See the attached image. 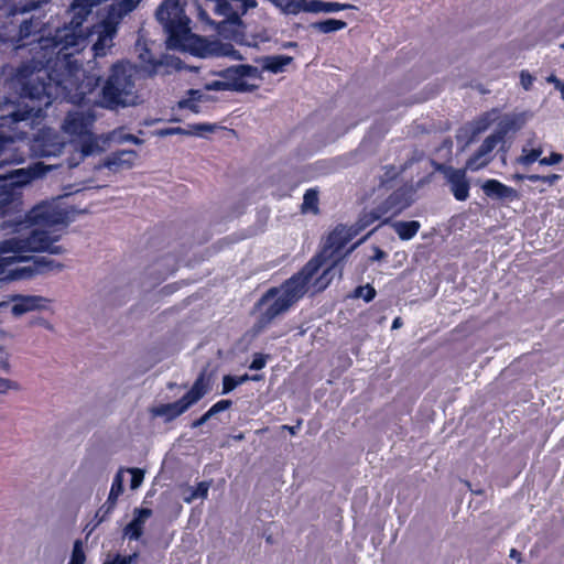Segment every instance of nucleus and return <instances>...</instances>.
<instances>
[{
    "instance_id": "25",
    "label": "nucleus",
    "mask_w": 564,
    "mask_h": 564,
    "mask_svg": "<svg viewBox=\"0 0 564 564\" xmlns=\"http://www.w3.org/2000/svg\"><path fill=\"white\" fill-rule=\"evenodd\" d=\"M292 62L293 57L288 55H270L261 58L262 69L272 74L284 72Z\"/></svg>"
},
{
    "instance_id": "41",
    "label": "nucleus",
    "mask_w": 564,
    "mask_h": 564,
    "mask_svg": "<svg viewBox=\"0 0 564 564\" xmlns=\"http://www.w3.org/2000/svg\"><path fill=\"white\" fill-rule=\"evenodd\" d=\"M215 52L220 56H229L234 59H241V55L234 48L231 44H219Z\"/></svg>"
},
{
    "instance_id": "56",
    "label": "nucleus",
    "mask_w": 564,
    "mask_h": 564,
    "mask_svg": "<svg viewBox=\"0 0 564 564\" xmlns=\"http://www.w3.org/2000/svg\"><path fill=\"white\" fill-rule=\"evenodd\" d=\"M12 387V382L8 379L0 378V393L8 391Z\"/></svg>"
},
{
    "instance_id": "51",
    "label": "nucleus",
    "mask_w": 564,
    "mask_h": 564,
    "mask_svg": "<svg viewBox=\"0 0 564 564\" xmlns=\"http://www.w3.org/2000/svg\"><path fill=\"white\" fill-rule=\"evenodd\" d=\"M208 87L214 90H230L228 80L224 78L212 82Z\"/></svg>"
},
{
    "instance_id": "11",
    "label": "nucleus",
    "mask_w": 564,
    "mask_h": 564,
    "mask_svg": "<svg viewBox=\"0 0 564 564\" xmlns=\"http://www.w3.org/2000/svg\"><path fill=\"white\" fill-rule=\"evenodd\" d=\"M467 169H455L443 165L440 171L449 186L451 193L458 202H465L469 197L470 182L466 173Z\"/></svg>"
},
{
    "instance_id": "63",
    "label": "nucleus",
    "mask_w": 564,
    "mask_h": 564,
    "mask_svg": "<svg viewBox=\"0 0 564 564\" xmlns=\"http://www.w3.org/2000/svg\"><path fill=\"white\" fill-rule=\"evenodd\" d=\"M31 24H32V18L30 19V21H29V22H24V23L22 24V26H21V32H23V30L25 29L26 34H30V33H31V30H30Z\"/></svg>"
},
{
    "instance_id": "39",
    "label": "nucleus",
    "mask_w": 564,
    "mask_h": 564,
    "mask_svg": "<svg viewBox=\"0 0 564 564\" xmlns=\"http://www.w3.org/2000/svg\"><path fill=\"white\" fill-rule=\"evenodd\" d=\"M376 296V290L370 284L358 286L355 290V297H361L365 302H371Z\"/></svg>"
},
{
    "instance_id": "14",
    "label": "nucleus",
    "mask_w": 564,
    "mask_h": 564,
    "mask_svg": "<svg viewBox=\"0 0 564 564\" xmlns=\"http://www.w3.org/2000/svg\"><path fill=\"white\" fill-rule=\"evenodd\" d=\"M502 142L501 137L495 133L488 135L478 150L467 160L466 169L470 171H478L489 163L486 156L494 151L498 143Z\"/></svg>"
},
{
    "instance_id": "8",
    "label": "nucleus",
    "mask_w": 564,
    "mask_h": 564,
    "mask_svg": "<svg viewBox=\"0 0 564 564\" xmlns=\"http://www.w3.org/2000/svg\"><path fill=\"white\" fill-rule=\"evenodd\" d=\"M155 15L167 34L169 48L186 51L192 46L195 36L191 32V20L185 14L182 0H164Z\"/></svg>"
},
{
    "instance_id": "61",
    "label": "nucleus",
    "mask_w": 564,
    "mask_h": 564,
    "mask_svg": "<svg viewBox=\"0 0 564 564\" xmlns=\"http://www.w3.org/2000/svg\"><path fill=\"white\" fill-rule=\"evenodd\" d=\"M547 82H549V83H552V84L554 85V87H555V88H557V87H558V85L563 84V82H562V80H560V79H558L556 76H554V75L549 76V77H547Z\"/></svg>"
},
{
    "instance_id": "36",
    "label": "nucleus",
    "mask_w": 564,
    "mask_h": 564,
    "mask_svg": "<svg viewBox=\"0 0 564 564\" xmlns=\"http://www.w3.org/2000/svg\"><path fill=\"white\" fill-rule=\"evenodd\" d=\"M209 482L200 481L195 488L192 489L191 495L184 498V501L191 503L195 499H205L208 495Z\"/></svg>"
},
{
    "instance_id": "54",
    "label": "nucleus",
    "mask_w": 564,
    "mask_h": 564,
    "mask_svg": "<svg viewBox=\"0 0 564 564\" xmlns=\"http://www.w3.org/2000/svg\"><path fill=\"white\" fill-rule=\"evenodd\" d=\"M50 169L51 167L46 166L44 163L37 162V180L45 176Z\"/></svg>"
},
{
    "instance_id": "18",
    "label": "nucleus",
    "mask_w": 564,
    "mask_h": 564,
    "mask_svg": "<svg viewBox=\"0 0 564 564\" xmlns=\"http://www.w3.org/2000/svg\"><path fill=\"white\" fill-rule=\"evenodd\" d=\"M137 156L138 154L134 150L117 151L106 159L104 165L112 172L129 170L134 165Z\"/></svg>"
},
{
    "instance_id": "21",
    "label": "nucleus",
    "mask_w": 564,
    "mask_h": 564,
    "mask_svg": "<svg viewBox=\"0 0 564 564\" xmlns=\"http://www.w3.org/2000/svg\"><path fill=\"white\" fill-rule=\"evenodd\" d=\"M210 389V380L206 371H202L192 388L183 395L187 403L192 406L197 403Z\"/></svg>"
},
{
    "instance_id": "15",
    "label": "nucleus",
    "mask_w": 564,
    "mask_h": 564,
    "mask_svg": "<svg viewBox=\"0 0 564 564\" xmlns=\"http://www.w3.org/2000/svg\"><path fill=\"white\" fill-rule=\"evenodd\" d=\"M96 33L98 36L91 48L95 57H101L112 47L117 26H115V23L102 21L97 26Z\"/></svg>"
},
{
    "instance_id": "2",
    "label": "nucleus",
    "mask_w": 564,
    "mask_h": 564,
    "mask_svg": "<svg viewBox=\"0 0 564 564\" xmlns=\"http://www.w3.org/2000/svg\"><path fill=\"white\" fill-rule=\"evenodd\" d=\"M35 180V163L0 175V228L8 234L28 231L25 239L17 237L0 241V282L32 276L31 267H15L28 260L23 253L35 251V206L23 208L25 185Z\"/></svg>"
},
{
    "instance_id": "43",
    "label": "nucleus",
    "mask_w": 564,
    "mask_h": 564,
    "mask_svg": "<svg viewBox=\"0 0 564 564\" xmlns=\"http://www.w3.org/2000/svg\"><path fill=\"white\" fill-rule=\"evenodd\" d=\"M128 471L131 474L130 487L137 489L142 484L144 474L139 468H130Z\"/></svg>"
},
{
    "instance_id": "22",
    "label": "nucleus",
    "mask_w": 564,
    "mask_h": 564,
    "mask_svg": "<svg viewBox=\"0 0 564 564\" xmlns=\"http://www.w3.org/2000/svg\"><path fill=\"white\" fill-rule=\"evenodd\" d=\"M140 0H118L109 7L108 14L105 21L115 23V26L128 13L132 12Z\"/></svg>"
},
{
    "instance_id": "1",
    "label": "nucleus",
    "mask_w": 564,
    "mask_h": 564,
    "mask_svg": "<svg viewBox=\"0 0 564 564\" xmlns=\"http://www.w3.org/2000/svg\"><path fill=\"white\" fill-rule=\"evenodd\" d=\"M107 0H73L69 7L70 21L57 28L51 37L37 30V118L42 105L48 107L55 100L82 104L85 91L77 87L79 64L74 53L87 45L88 34L83 24L93 8Z\"/></svg>"
},
{
    "instance_id": "33",
    "label": "nucleus",
    "mask_w": 564,
    "mask_h": 564,
    "mask_svg": "<svg viewBox=\"0 0 564 564\" xmlns=\"http://www.w3.org/2000/svg\"><path fill=\"white\" fill-rule=\"evenodd\" d=\"M312 26L321 33L328 34L344 30L347 26V23L343 20L326 19L324 21L313 23Z\"/></svg>"
},
{
    "instance_id": "58",
    "label": "nucleus",
    "mask_w": 564,
    "mask_h": 564,
    "mask_svg": "<svg viewBox=\"0 0 564 564\" xmlns=\"http://www.w3.org/2000/svg\"><path fill=\"white\" fill-rule=\"evenodd\" d=\"M536 144H541V142L538 141L535 134H533L531 138H529L525 143L523 144V147H528V148H532V147H536Z\"/></svg>"
},
{
    "instance_id": "6",
    "label": "nucleus",
    "mask_w": 564,
    "mask_h": 564,
    "mask_svg": "<svg viewBox=\"0 0 564 564\" xmlns=\"http://www.w3.org/2000/svg\"><path fill=\"white\" fill-rule=\"evenodd\" d=\"M354 226L349 228L343 225L337 226L328 235L323 250L310 260L315 261L316 273L324 264L329 263V267L323 271L322 275L314 283L316 292L325 290L336 273L341 275V270L337 268L338 263L356 247L355 245L344 251L348 242L358 235L354 234Z\"/></svg>"
},
{
    "instance_id": "62",
    "label": "nucleus",
    "mask_w": 564,
    "mask_h": 564,
    "mask_svg": "<svg viewBox=\"0 0 564 564\" xmlns=\"http://www.w3.org/2000/svg\"><path fill=\"white\" fill-rule=\"evenodd\" d=\"M510 557H511L512 560H516L518 563H520V562H521V554H520V552H518L516 549H511V551H510Z\"/></svg>"
},
{
    "instance_id": "31",
    "label": "nucleus",
    "mask_w": 564,
    "mask_h": 564,
    "mask_svg": "<svg viewBox=\"0 0 564 564\" xmlns=\"http://www.w3.org/2000/svg\"><path fill=\"white\" fill-rule=\"evenodd\" d=\"M123 492V480L120 474H117L112 480L110 492L108 495L106 503L102 508H106V513H110L119 498V496Z\"/></svg>"
},
{
    "instance_id": "4",
    "label": "nucleus",
    "mask_w": 564,
    "mask_h": 564,
    "mask_svg": "<svg viewBox=\"0 0 564 564\" xmlns=\"http://www.w3.org/2000/svg\"><path fill=\"white\" fill-rule=\"evenodd\" d=\"M76 209L58 196L37 203V275L59 272L63 264L51 256L64 249L57 245L65 228L75 220Z\"/></svg>"
},
{
    "instance_id": "9",
    "label": "nucleus",
    "mask_w": 564,
    "mask_h": 564,
    "mask_svg": "<svg viewBox=\"0 0 564 564\" xmlns=\"http://www.w3.org/2000/svg\"><path fill=\"white\" fill-rule=\"evenodd\" d=\"M212 4V10L215 14L223 17L224 20L215 24L208 17L205 10H199L198 17L202 21L214 25L218 33L223 32L226 23L240 24L241 17L245 15L248 10L257 7L256 0H207Z\"/></svg>"
},
{
    "instance_id": "38",
    "label": "nucleus",
    "mask_w": 564,
    "mask_h": 564,
    "mask_svg": "<svg viewBox=\"0 0 564 564\" xmlns=\"http://www.w3.org/2000/svg\"><path fill=\"white\" fill-rule=\"evenodd\" d=\"M86 560L82 541L77 540L74 543L73 552L68 564H84Z\"/></svg>"
},
{
    "instance_id": "57",
    "label": "nucleus",
    "mask_w": 564,
    "mask_h": 564,
    "mask_svg": "<svg viewBox=\"0 0 564 564\" xmlns=\"http://www.w3.org/2000/svg\"><path fill=\"white\" fill-rule=\"evenodd\" d=\"M259 376H253V377H249L247 373L246 375H242V376H238L237 377V383L238 386L247 382L248 380H259Z\"/></svg>"
},
{
    "instance_id": "13",
    "label": "nucleus",
    "mask_w": 564,
    "mask_h": 564,
    "mask_svg": "<svg viewBox=\"0 0 564 564\" xmlns=\"http://www.w3.org/2000/svg\"><path fill=\"white\" fill-rule=\"evenodd\" d=\"M411 204V194L406 188L394 191L379 207L386 216L382 224L388 223L390 217L397 216Z\"/></svg>"
},
{
    "instance_id": "24",
    "label": "nucleus",
    "mask_w": 564,
    "mask_h": 564,
    "mask_svg": "<svg viewBox=\"0 0 564 564\" xmlns=\"http://www.w3.org/2000/svg\"><path fill=\"white\" fill-rule=\"evenodd\" d=\"M139 57L141 59L142 70L149 76L162 73V69L166 66V63L163 58H154L148 48H143Z\"/></svg>"
},
{
    "instance_id": "19",
    "label": "nucleus",
    "mask_w": 564,
    "mask_h": 564,
    "mask_svg": "<svg viewBox=\"0 0 564 564\" xmlns=\"http://www.w3.org/2000/svg\"><path fill=\"white\" fill-rule=\"evenodd\" d=\"M215 126L210 123H197L192 124L188 127V129H184L181 127H170V128H163L155 131V135L158 137H167L173 134H183V135H197L202 137L206 132H213L215 130Z\"/></svg>"
},
{
    "instance_id": "7",
    "label": "nucleus",
    "mask_w": 564,
    "mask_h": 564,
    "mask_svg": "<svg viewBox=\"0 0 564 564\" xmlns=\"http://www.w3.org/2000/svg\"><path fill=\"white\" fill-rule=\"evenodd\" d=\"M138 69L128 62H119L111 67L110 75L101 89V106L117 109L137 105L135 89Z\"/></svg>"
},
{
    "instance_id": "47",
    "label": "nucleus",
    "mask_w": 564,
    "mask_h": 564,
    "mask_svg": "<svg viewBox=\"0 0 564 564\" xmlns=\"http://www.w3.org/2000/svg\"><path fill=\"white\" fill-rule=\"evenodd\" d=\"M563 159L561 153L552 152L549 156L540 158L539 163L544 166H551L561 163Z\"/></svg>"
},
{
    "instance_id": "40",
    "label": "nucleus",
    "mask_w": 564,
    "mask_h": 564,
    "mask_svg": "<svg viewBox=\"0 0 564 564\" xmlns=\"http://www.w3.org/2000/svg\"><path fill=\"white\" fill-rule=\"evenodd\" d=\"M560 178H561V176L558 174H551V175L529 174L528 175V181L533 182V183L543 182L550 186H552L556 182H558Z\"/></svg>"
},
{
    "instance_id": "50",
    "label": "nucleus",
    "mask_w": 564,
    "mask_h": 564,
    "mask_svg": "<svg viewBox=\"0 0 564 564\" xmlns=\"http://www.w3.org/2000/svg\"><path fill=\"white\" fill-rule=\"evenodd\" d=\"M137 556V553H133L132 555L128 556L116 555L111 561L106 562L104 564H132Z\"/></svg>"
},
{
    "instance_id": "59",
    "label": "nucleus",
    "mask_w": 564,
    "mask_h": 564,
    "mask_svg": "<svg viewBox=\"0 0 564 564\" xmlns=\"http://www.w3.org/2000/svg\"><path fill=\"white\" fill-rule=\"evenodd\" d=\"M36 323H37V327L41 326V327H45L47 329L52 328L51 324L39 315H37Z\"/></svg>"
},
{
    "instance_id": "45",
    "label": "nucleus",
    "mask_w": 564,
    "mask_h": 564,
    "mask_svg": "<svg viewBox=\"0 0 564 564\" xmlns=\"http://www.w3.org/2000/svg\"><path fill=\"white\" fill-rule=\"evenodd\" d=\"M115 138L120 143H122V142H131L134 144L143 143V141L141 139H139L138 137L130 134V133H124L122 130L115 132Z\"/></svg>"
},
{
    "instance_id": "42",
    "label": "nucleus",
    "mask_w": 564,
    "mask_h": 564,
    "mask_svg": "<svg viewBox=\"0 0 564 564\" xmlns=\"http://www.w3.org/2000/svg\"><path fill=\"white\" fill-rule=\"evenodd\" d=\"M237 387H238L237 376H230V375L224 376L223 391H221L223 394H227V393L231 392Z\"/></svg>"
},
{
    "instance_id": "34",
    "label": "nucleus",
    "mask_w": 564,
    "mask_h": 564,
    "mask_svg": "<svg viewBox=\"0 0 564 564\" xmlns=\"http://www.w3.org/2000/svg\"><path fill=\"white\" fill-rule=\"evenodd\" d=\"M188 94H189L188 98L182 99L178 101V108L189 109L191 111L198 113L199 112L198 101H199L202 95L198 90H189Z\"/></svg>"
},
{
    "instance_id": "48",
    "label": "nucleus",
    "mask_w": 564,
    "mask_h": 564,
    "mask_svg": "<svg viewBox=\"0 0 564 564\" xmlns=\"http://www.w3.org/2000/svg\"><path fill=\"white\" fill-rule=\"evenodd\" d=\"M267 364V357L262 354H256L253 356V359L249 366L251 370H261L265 367Z\"/></svg>"
},
{
    "instance_id": "52",
    "label": "nucleus",
    "mask_w": 564,
    "mask_h": 564,
    "mask_svg": "<svg viewBox=\"0 0 564 564\" xmlns=\"http://www.w3.org/2000/svg\"><path fill=\"white\" fill-rule=\"evenodd\" d=\"M210 417H213L210 415V413L208 411H206L199 419L195 420L193 423H192V427L196 429V427H199L202 426L203 424H205Z\"/></svg>"
},
{
    "instance_id": "5",
    "label": "nucleus",
    "mask_w": 564,
    "mask_h": 564,
    "mask_svg": "<svg viewBox=\"0 0 564 564\" xmlns=\"http://www.w3.org/2000/svg\"><path fill=\"white\" fill-rule=\"evenodd\" d=\"M315 274V261H308L297 273L282 283L280 288L269 289L259 301L260 306H265L261 313V323H270L302 299L307 292L308 284Z\"/></svg>"
},
{
    "instance_id": "49",
    "label": "nucleus",
    "mask_w": 564,
    "mask_h": 564,
    "mask_svg": "<svg viewBox=\"0 0 564 564\" xmlns=\"http://www.w3.org/2000/svg\"><path fill=\"white\" fill-rule=\"evenodd\" d=\"M534 82V77L528 70H521L520 84L524 90H530Z\"/></svg>"
},
{
    "instance_id": "60",
    "label": "nucleus",
    "mask_w": 564,
    "mask_h": 564,
    "mask_svg": "<svg viewBox=\"0 0 564 564\" xmlns=\"http://www.w3.org/2000/svg\"><path fill=\"white\" fill-rule=\"evenodd\" d=\"M384 257H386L384 251H382V250H381V249H379V248H376V249H375V254H373V257H372L371 259H372V260H377V261H378V260L383 259Z\"/></svg>"
},
{
    "instance_id": "32",
    "label": "nucleus",
    "mask_w": 564,
    "mask_h": 564,
    "mask_svg": "<svg viewBox=\"0 0 564 564\" xmlns=\"http://www.w3.org/2000/svg\"><path fill=\"white\" fill-rule=\"evenodd\" d=\"M276 8L285 14H297L305 11L306 0H270Z\"/></svg>"
},
{
    "instance_id": "17",
    "label": "nucleus",
    "mask_w": 564,
    "mask_h": 564,
    "mask_svg": "<svg viewBox=\"0 0 564 564\" xmlns=\"http://www.w3.org/2000/svg\"><path fill=\"white\" fill-rule=\"evenodd\" d=\"M152 516L149 508H135L133 519L123 528V536L129 540L138 541L142 534L147 520Z\"/></svg>"
},
{
    "instance_id": "53",
    "label": "nucleus",
    "mask_w": 564,
    "mask_h": 564,
    "mask_svg": "<svg viewBox=\"0 0 564 564\" xmlns=\"http://www.w3.org/2000/svg\"><path fill=\"white\" fill-rule=\"evenodd\" d=\"M50 305H51V302L48 300L37 296V304H36L37 314L42 311L50 310Z\"/></svg>"
},
{
    "instance_id": "46",
    "label": "nucleus",
    "mask_w": 564,
    "mask_h": 564,
    "mask_svg": "<svg viewBox=\"0 0 564 564\" xmlns=\"http://www.w3.org/2000/svg\"><path fill=\"white\" fill-rule=\"evenodd\" d=\"M231 404L232 402L230 400H219L209 408L208 412L210 413L212 416H214L217 413L228 410L231 406Z\"/></svg>"
},
{
    "instance_id": "27",
    "label": "nucleus",
    "mask_w": 564,
    "mask_h": 564,
    "mask_svg": "<svg viewBox=\"0 0 564 564\" xmlns=\"http://www.w3.org/2000/svg\"><path fill=\"white\" fill-rule=\"evenodd\" d=\"M522 126L521 117L518 115L505 116L498 123L496 131L494 132L496 135L501 137L503 141L506 135L510 131L519 130Z\"/></svg>"
},
{
    "instance_id": "16",
    "label": "nucleus",
    "mask_w": 564,
    "mask_h": 564,
    "mask_svg": "<svg viewBox=\"0 0 564 564\" xmlns=\"http://www.w3.org/2000/svg\"><path fill=\"white\" fill-rule=\"evenodd\" d=\"M481 191L491 199L513 202L520 198L517 189L495 178L486 180L481 184Z\"/></svg>"
},
{
    "instance_id": "30",
    "label": "nucleus",
    "mask_w": 564,
    "mask_h": 564,
    "mask_svg": "<svg viewBox=\"0 0 564 564\" xmlns=\"http://www.w3.org/2000/svg\"><path fill=\"white\" fill-rule=\"evenodd\" d=\"M386 219L384 214L382 213L381 208L378 206L371 212H365L354 226V234H359L361 230L366 229L370 225H372L375 221Z\"/></svg>"
},
{
    "instance_id": "55",
    "label": "nucleus",
    "mask_w": 564,
    "mask_h": 564,
    "mask_svg": "<svg viewBox=\"0 0 564 564\" xmlns=\"http://www.w3.org/2000/svg\"><path fill=\"white\" fill-rule=\"evenodd\" d=\"M44 135H45L44 129H37V137H36L37 144L44 139ZM44 155H46V153L44 151L40 150V148L37 147V156H44Z\"/></svg>"
},
{
    "instance_id": "35",
    "label": "nucleus",
    "mask_w": 564,
    "mask_h": 564,
    "mask_svg": "<svg viewBox=\"0 0 564 564\" xmlns=\"http://www.w3.org/2000/svg\"><path fill=\"white\" fill-rule=\"evenodd\" d=\"M318 193L316 189L310 188L305 192L303 197L302 209L303 212L313 210L317 212Z\"/></svg>"
},
{
    "instance_id": "44",
    "label": "nucleus",
    "mask_w": 564,
    "mask_h": 564,
    "mask_svg": "<svg viewBox=\"0 0 564 564\" xmlns=\"http://www.w3.org/2000/svg\"><path fill=\"white\" fill-rule=\"evenodd\" d=\"M494 115H496V111L488 112L484 117H481L476 123L475 132L479 133L485 131L495 119L492 118Z\"/></svg>"
},
{
    "instance_id": "37",
    "label": "nucleus",
    "mask_w": 564,
    "mask_h": 564,
    "mask_svg": "<svg viewBox=\"0 0 564 564\" xmlns=\"http://www.w3.org/2000/svg\"><path fill=\"white\" fill-rule=\"evenodd\" d=\"M35 308V295L28 296L22 303H15L12 306V313L20 316Z\"/></svg>"
},
{
    "instance_id": "64",
    "label": "nucleus",
    "mask_w": 564,
    "mask_h": 564,
    "mask_svg": "<svg viewBox=\"0 0 564 564\" xmlns=\"http://www.w3.org/2000/svg\"><path fill=\"white\" fill-rule=\"evenodd\" d=\"M402 325V319L400 317H395L392 322V329H397L399 327H401Z\"/></svg>"
},
{
    "instance_id": "3",
    "label": "nucleus",
    "mask_w": 564,
    "mask_h": 564,
    "mask_svg": "<svg viewBox=\"0 0 564 564\" xmlns=\"http://www.w3.org/2000/svg\"><path fill=\"white\" fill-rule=\"evenodd\" d=\"M35 57L18 67L4 65L1 68L3 97H0V110H8L0 118V156L10 150H17L15 143L26 138V132L19 129L21 122H34V108L21 105L24 99H35Z\"/></svg>"
},
{
    "instance_id": "28",
    "label": "nucleus",
    "mask_w": 564,
    "mask_h": 564,
    "mask_svg": "<svg viewBox=\"0 0 564 564\" xmlns=\"http://www.w3.org/2000/svg\"><path fill=\"white\" fill-rule=\"evenodd\" d=\"M542 154V144H536V147L532 148L522 147L521 154L516 159V163L527 167L532 165L536 161L539 162Z\"/></svg>"
},
{
    "instance_id": "26",
    "label": "nucleus",
    "mask_w": 564,
    "mask_h": 564,
    "mask_svg": "<svg viewBox=\"0 0 564 564\" xmlns=\"http://www.w3.org/2000/svg\"><path fill=\"white\" fill-rule=\"evenodd\" d=\"M391 227L401 240H410L417 234L421 228V224L417 220H400L392 223Z\"/></svg>"
},
{
    "instance_id": "29",
    "label": "nucleus",
    "mask_w": 564,
    "mask_h": 564,
    "mask_svg": "<svg viewBox=\"0 0 564 564\" xmlns=\"http://www.w3.org/2000/svg\"><path fill=\"white\" fill-rule=\"evenodd\" d=\"M77 139L78 143L76 145V150L79 151L80 159L94 154L99 149L97 139L93 135L91 131Z\"/></svg>"
},
{
    "instance_id": "23",
    "label": "nucleus",
    "mask_w": 564,
    "mask_h": 564,
    "mask_svg": "<svg viewBox=\"0 0 564 564\" xmlns=\"http://www.w3.org/2000/svg\"><path fill=\"white\" fill-rule=\"evenodd\" d=\"M357 9L355 6L349 3L339 2H326L322 0H310L305 4V12L311 13H334L343 10Z\"/></svg>"
},
{
    "instance_id": "20",
    "label": "nucleus",
    "mask_w": 564,
    "mask_h": 564,
    "mask_svg": "<svg viewBox=\"0 0 564 564\" xmlns=\"http://www.w3.org/2000/svg\"><path fill=\"white\" fill-rule=\"evenodd\" d=\"M191 405L187 401L182 397L175 402L160 404L153 409V414L155 416L164 417L165 421L170 422L183 413H185Z\"/></svg>"
},
{
    "instance_id": "10",
    "label": "nucleus",
    "mask_w": 564,
    "mask_h": 564,
    "mask_svg": "<svg viewBox=\"0 0 564 564\" xmlns=\"http://www.w3.org/2000/svg\"><path fill=\"white\" fill-rule=\"evenodd\" d=\"M261 73L256 66L240 64L224 68L217 75L228 80L230 91L251 93L259 88V84L253 82L262 80Z\"/></svg>"
},
{
    "instance_id": "12",
    "label": "nucleus",
    "mask_w": 564,
    "mask_h": 564,
    "mask_svg": "<svg viewBox=\"0 0 564 564\" xmlns=\"http://www.w3.org/2000/svg\"><path fill=\"white\" fill-rule=\"evenodd\" d=\"M93 122L94 117L89 113L68 112L63 123V130L73 138H79L90 131Z\"/></svg>"
}]
</instances>
